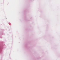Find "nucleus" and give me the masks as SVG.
I'll use <instances>...</instances> for the list:
<instances>
[{
  "instance_id": "1",
  "label": "nucleus",
  "mask_w": 60,
  "mask_h": 60,
  "mask_svg": "<svg viewBox=\"0 0 60 60\" xmlns=\"http://www.w3.org/2000/svg\"><path fill=\"white\" fill-rule=\"evenodd\" d=\"M1 49H0V51H1Z\"/></svg>"
}]
</instances>
